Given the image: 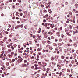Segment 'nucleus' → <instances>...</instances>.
Masks as SVG:
<instances>
[{
    "mask_svg": "<svg viewBox=\"0 0 78 78\" xmlns=\"http://www.w3.org/2000/svg\"><path fill=\"white\" fill-rule=\"evenodd\" d=\"M23 67H27L28 69L29 68V66H28L26 64H23L22 65Z\"/></svg>",
    "mask_w": 78,
    "mask_h": 78,
    "instance_id": "nucleus-1",
    "label": "nucleus"
},
{
    "mask_svg": "<svg viewBox=\"0 0 78 78\" xmlns=\"http://www.w3.org/2000/svg\"><path fill=\"white\" fill-rule=\"evenodd\" d=\"M23 60V58H21L20 59H19L18 60V62L20 63L22 62V61Z\"/></svg>",
    "mask_w": 78,
    "mask_h": 78,
    "instance_id": "nucleus-2",
    "label": "nucleus"
},
{
    "mask_svg": "<svg viewBox=\"0 0 78 78\" xmlns=\"http://www.w3.org/2000/svg\"><path fill=\"white\" fill-rule=\"evenodd\" d=\"M60 34V33L59 32H57L56 33V34H57V35L58 36H60V34Z\"/></svg>",
    "mask_w": 78,
    "mask_h": 78,
    "instance_id": "nucleus-3",
    "label": "nucleus"
},
{
    "mask_svg": "<svg viewBox=\"0 0 78 78\" xmlns=\"http://www.w3.org/2000/svg\"><path fill=\"white\" fill-rule=\"evenodd\" d=\"M73 56H75L73 55H72V56L70 57V59H72V58H73V59H75V57H73Z\"/></svg>",
    "mask_w": 78,
    "mask_h": 78,
    "instance_id": "nucleus-4",
    "label": "nucleus"
},
{
    "mask_svg": "<svg viewBox=\"0 0 78 78\" xmlns=\"http://www.w3.org/2000/svg\"><path fill=\"white\" fill-rule=\"evenodd\" d=\"M53 46H54V47H56V46H57V44H56V43H53Z\"/></svg>",
    "mask_w": 78,
    "mask_h": 78,
    "instance_id": "nucleus-5",
    "label": "nucleus"
},
{
    "mask_svg": "<svg viewBox=\"0 0 78 78\" xmlns=\"http://www.w3.org/2000/svg\"><path fill=\"white\" fill-rule=\"evenodd\" d=\"M11 48L12 49V51H13V50H14V48L13 46H11Z\"/></svg>",
    "mask_w": 78,
    "mask_h": 78,
    "instance_id": "nucleus-6",
    "label": "nucleus"
},
{
    "mask_svg": "<svg viewBox=\"0 0 78 78\" xmlns=\"http://www.w3.org/2000/svg\"><path fill=\"white\" fill-rule=\"evenodd\" d=\"M43 34L44 36H46L47 35V32H44L43 33Z\"/></svg>",
    "mask_w": 78,
    "mask_h": 78,
    "instance_id": "nucleus-7",
    "label": "nucleus"
},
{
    "mask_svg": "<svg viewBox=\"0 0 78 78\" xmlns=\"http://www.w3.org/2000/svg\"><path fill=\"white\" fill-rule=\"evenodd\" d=\"M66 34L67 35H68V36H71V34H69V33L67 32Z\"/></svg>",
    "mask_w": 78,
    "mask_h": 78,
    "instance_id": "nucleus-8",
    "label": "nucleus"
},
{
    "mask_svg": "<svg viewBox=\"0 0 78 78\" xmlns=\"http://www.w3.org/2000/svg\"><path fill=\"white\" fill-rule=\"evenodd\" d=\"M75 63V61L74 60H72L71 61V63L72 64H73Z\"/></svg>",
    "mask_w": 78,
    "mask_h": 78,
    "instance_id": "nucleus-9",
    "label": "nucleus"
},
{
    "mask_svg": "<svg viewBox=\"0 0 78 78\" xmlns=\"http://www.w3.org/2000/svg\"><path fill=\"white\" fill-rule=\"evenodd\" d=\"M62 72H60L59 73V76H61V75L62 74Z\"/></svg>",
    "mask_w": 78,
    "mask_h": 78,
    "instance_id": "nucleus-10",
    "label": "nucleus"
},
{
    "mask_svg": "<svg viewBox=\"0 0 78 78\" xmlns=\"http://www.w3.org/2000/svg\"><path fill=\"white\" fill-rule=\"evenodd\" d=\"M8 51L9 52V53H11V50L10 49H9L8 50Z\"/></svg>",
    "mask_w": 78,
    "mask_h": 78,
    "instance_id": "nucleus-11",
    "label": "nucleus"
},
{
    "mask_svg": "<svg viewBox=\"0 0 78 78\" xmlns=\"http://www.w3.org/2000/svg\"><path fill=\"white\" fill-rule=\"evenodd\" d=\"M47 42L48 43V44H50V41L49 40H47Z\"/></svg>",
    "mask_w": 78,
    "mask_h": 78,
    "instance_id": "nucleus-12",
    "label": "nucleus"
},
{
    "mask_svg": "<svg viewBox=\"0 0 78 78\" xmlns=\"http://www.w3.org/2000/svg\"><path fill=\"white\" fill-rule=\"evenodd\" d=\"M17 1L20 2V3L21 4L22 3V2H21V0H17Z\"/></svg>",
    "mask_w": 78,
    "mask_h": 78,
    "instance_id": "nucleus-13",
    "label": "nucleus"
},
{
    "mask_svg": "<svg viewBox=\"0 0 78 78\" xmlns=\"http://www.w3.org/2000/svg\"><path fill=\"white\" fill-rule=\"evenodd\" d=\"M27 60H24V63H27Z\"/></svg>",
    "mask_w": 78,
    "mask_h": 78,
    "instance_id": "nucleus-14",
    "label": "nucleus"
},
{
    "mask_svg": "<svg viewBox=\"0 0 78 78\" xmlns=\"http://www.w3.org/2000/svg\"><path fill=\"white\" fill-rule=\"evenodd\" d=\"M2 56H3V54H1L0 55V58H2Z\"/></svg>",
    "mask_w": 78,
    "mask_h": 78,
    "instance_id": "nucleus-15",
    "label": "nucleus"
},
{
    "mask_svg": "<svg viewBox=\"0 0 78 78\" xmlns=\"http://www.w3.org/2000/svg\"><path fill=\"white\" fill-rule=\"evenodd\" d=\"M13 47H14V48H15V47H17V45H16V44H15L13 45Z\"/></svg>",
    "mask_w": 78,
    "mask_h": 78,
    "instance_id": "nucleus-16",
    "label": "nucleus"
},
{
    "mask_svg": "<svg viewBox=\"0 0 78 78\" xmlns=\"http://www.w3.org/2000/svg\"><path fill=\"white\" fill-rule=\"evenodd\" d=\"M68 63H69V61H66V64H67Z\"/></svg>",
    "mask_w": 78,
    "mask_h": 78,
    "instance_id": "nucleus-17",
    "label": "nucleus"
},
{
    "mask_svg": "<svg viewBox=\"0 0 78 78\" xmlns=\"http://www.w3.org/2000/svg\"><path fill=\"white\" fill-rule=\"evenodd\" d=\"M61 37H62V38H64V35L63 34H62L61 35Z\"/></svg>",
    "mask_w": 78,
    "mask_h": 78,
    "instance_id": "nucleus-18",
    "label": "nucleus"
},
{
    "mask_svg": "<svg viewBox=\"0 0 78 78\" xmlns=\"http://www.w3.org/2000/svg\"><path fill=\"white\" fill-rule=\"evenodd\" d=\"M18 51L20 53H22L21 52V49H18Z\"/></svg>",
    "mask_w": 78,
    "mask_h": 78,
    "instance_id": "nucleus-19",
    "label": "nucleus"
},
{
    "mask_svg": "<svg viewBox=\"0 0 78 78\" xmlns=\"http://www.w3.org/2000/svg\"><path fill=\"white\" fill-rule=\"evenodd\" d=\"M45 76L44 77V78H45L47 76V73H46L44 74Z\"/></svg>",
    "mask_w": 78,
    "mask_h": 78,
    "instance_id": "nucleus-20",
    "label": "nucleus"
},
{
    "mask_svg": "<svg viewBox=\"0 0 78 78\" xmlns=\"http://www.w3.org/2000/svg\"><path fill=\"white\" fill-rule=\"evenodd\" d=\"M8 56H9V58H12V55L9 54Z\"/></svg>",
    "mask_w": 78,
    "mask_h": 78,
    "instance_id": "nucleus-21",
    "label": "nucleus"
},
{
    "mask_svg": "<svg viewBox=\"0 0 78 78\" xmlns=\"http://www.w3.org/2000/svg\"><path fill=\"white\" fill-rule=\"evenodd\" d=\"M7 39V37H5L4 39V41H6Z\"/></svg>",
    "mask_w": 78,
    "mask_h": 78,
    "instance_id": "nucleus-22",
    "label": "nucleus"
},
{
    "mask_svg": "<svg viewBox=\"0 0 78 78\" xmlns=\"http://www.w3.org/2000/svg\"><path fill=\"white\" fill-rule=\"evenodd\" d=\"M73 20H75V16H73Z\"/></svg>",
    "mask_w": 78,
    "mask_h": 78,
    "instance_id": "nucleus-23",
    "label": "nucleus"
},
{
    "mask_svg": "<svg viewBox=\"0 0 78 78\" xmlns=\"http://www.w3.org/2000/svg\"><path fill=\"white\" fill-rule=\"evenodd\" d=\"M78 33V30H75V33Z\"/></svg>",
    "mask_w": 78,
    "mask_h": 78,
    "instance_id": "nucleus-24",
    "label": "nucleus"
},
{
    "mask_svg": "<svg viewBox=\"0 0 78 78\" xmlns=\"http://www.w3.org/2000/svg\"><path fill=\"white\" fill-rule=\"evenodd\" d=\"M30 52L31 54H32V53H33V50L30 51Z\"/></svg>",
    "mask_w": 78,
    "mask_h": 78,
    "instance_id": "nucleus-25",
    "label": "nucleus"
},
{
    "mask_svg": "<svg viewBox=\"0 0 78 78\" xmlns=\"http://www.w3.org/2000/svg\"><path fill=\"white\" fill-rule=\"evenodd\" d=\"M76 11V10H75V9H73V12H75Z\"/></svg>",
    "mask_w": 78,
    "mask_h": 78,
    "instance_id": "nucleus-26",
    "label": "nucleus"
},
{
    "mask_svg": "<svg viewBox=\"0 0 78 78\" xmlns=\"http://www.w3.org/2000/svg\"><path fill=\"white\" fill-rule=\"evenodd\" d=\"M12 44H13V43H11L9 45L10 46H12Z\"/></svg>",
    "mask_w": 78,
    "mask_h": 78,
    "instance_id": "nucleus-27",
    "label": "nucleus"
},
{
    "mask_svg": "<svg viewBox=\"0 0 78 78\" xmlns=\"http://www.w3.org/2000/svg\"><path fill=\"white\" fill-rule=\"evenodd\" d=\"M58 45L59 46H61V45H62V44H61V43H58Z\"/></svg>",
    "mask_w": 78,
    "mask_h": 78,
    "instance_id": "nucleus-28",
    "label": "nucleus"
},
{
    "mask_svg": "<svg viewBox=\"0 0 78 78\" xmlns=\"http://www.w3.org/2000/svg\"><path fill=\"white\" fill-rule=\"evenodd\" d=\"M65 4L66 5H68V4H69V2H65Z\"/></svg>",
    "mask_w": 78,
    "mask_h": 78,
    "instance_id": "nucleus-29",
    "label": "nucleus"
},
{
    "mask_svg": "<svg viewBox=\"0 0 78 78\" xmlns=\"http://www.w3.org/2000/svg\"><path fill=\"white\" fill-rule=\"evenodd\" d=\"M45 26V27H47V23H46L44 25V26Z\"/></svg>",
    "mask_w": 78,
    "mask_h": 78,
    "instance_id": "nucleus-30",
    "label": "nucleus"
},
{
    "mask_svg": "<svg viewBox=\"0 0 78 78\" xmlns=\"http://www.w3.org/2000/svg\"><path fill=\"white\" fill-rule=\"evenodd\" d=\"M24 28L25 29H27V25H25L24 26Z\"/></svg>",
    "mask_w": 78,
    "mask_h": 78,
    "instance_id": "nucleus-31",
    "label": "nucleus"
},
{
    "mask_svg": "<svg viewBox=\"0 0 78 78\" xmlns=\"http://www.w3.org/2000/svg\"><path fill=\"white\" fill-rule=\"evenodd\" d=\"M50 26L52 28H53V26H52V24H50Z\"/></svg>",
    "mask_w": 78,
    "mask_h": 78,
    "instance_id": "nucleus-32",
    "label": "nucleus"
},
{
    "mask_svg": "<svg viewBox=\"0 0 78 78\" xmlns=\"http://www.w3.org/2000/svg\"><path fill=\"white\" fill-rule=\"evenodd\" d=\"M32 37L33 38H36V35H33Z\"/></svg>",
    "mask_w": 78,
    "mask_h": 78,
    "instance_id": "nucleus-33",
    "label": "nucleus"
},
{
    "mask_svg": "<svg viewBox=\"0 0 78 78\" xmlns=\"http://www.w3.org/2000/svg\"><path fill=\"white\" fill-rule=\"evenodd\" d=\"M67 71L68 72H70V69H68L67 70Z\"/></svg>",
    "mask_w": 78,
    "mask_h": 78,
    "instance_id": "nucleus-34",
    "label": "nucleus"
},
{
    "mask_svg": "<svg viewBox=\"0 0 78 78\" xmlns=\"http://www.w3.org/2000/svg\"><path fill=\"white\" fill-rule=\"evenodd\" d=\"M19 14V12H17L16 13V16H18V15Z\"/></svg>",
    "mask_w": 78,
    "mask_h": 78,
    "instance_id": "nucleus-35",
    "label": "nucleus"
},
{
    "mask_svg": "<svg viewBox=\"0 0 78 78\" xmlns=\"http://www.w3.org/2000/svg\"><path fill=\"white\" fill-rule=\"evenodd\" d=\"M7 47L8 48H10V45H7Z\"/></svg>",
    "mask_w": 78,
    "mask_h": 78,
    "instance_id": "nucleus-36",
    "label": "nucleus"
},
{
    "mask_svg": "<svg viewBox=\"0 0 78 78\" xmlns=\"http://www.w3.org/2000/svg\"><path fill=\"white\" fill-rule=\"evenodd\" d=\"M52 64H53L54 65H56V63H55V62H53Z\"/></svg>",
    "mask_w": 78,
    "mask_h": 78,
    "instance_id": "nucleus-37",
    "label": "nucleus"
},
{
    "mask_svg": "<svg viewBox=\"0 0 78 78\" xmlns=\"http://www.w3.org/2000/svg\"><path fill=\"white\" fill-rule=\"evenodd\" d=\"M2 50H5V48H4V47H2Z\"/></svg>",
    "mask_w": 78,
    "mask_h": 78,
    "instance_id": "nucleus-38",
    "label": "nucleus"
},
{
    "mask_svg": "<svg viewBox=\"0 0 78 78\" xmlns=\"http://www.w3.org/2000/svg\"><path fill=\"white\" fill-rule=\"evenodd\" d=\"M61 58L62 59H64V56H62Z\"/></svg>",
    "mask_w": 78,
    "mask_h": 78,
    "instance_id": "nucleus-39",
    "label": "nucleus"
},
{
    "mask_svg": "<svg viewBox=\"0 0 78 78\" xmlns=\"http://www.w3.org/2000/svg\"><path fill=\"white\" fill-rule=\"evenodd\" d=\"M38 54H39V55H42V53H41V52H38Z\"/></svg>",
    "mask_w": 78,
    "mask_h": 78,
    "instance_id": "nucleus-40",
    "label": "nucleus"
},
{
    "mask_svg": "<svg viewBox=\"0 0 78 78\" xmlns=\"http://www.w3.org/2000/svg\"><path fill=\"white\" fill-rule=\"evenodd\" d=\"M19 5V3H16V5L17 6H18Z\"/></svg>",
    "mask_w": 78,
    "mask_h": 78,
    "instance_id": "nucleus-41",
    "label": "nucleus"
},
{
    "mask_svg": "<svg viewBox=\"0 0 78 78\" xmlns=\"http://www.w3.org/2000/svg\"><path fill=\"white\" fill-rule=\"evenodd\" d=\"M69 27H70V28L71 29H72V26L71 25H70Z\"/></svg>",
    "mask_w": 78,
    "mask_h": 78,
    "instance_id": "nucleus-42",
    "label": "nucleus"
},
{
    "mask_svg": "<svg viewBox=\"0 0 78 78\" xmlns=\"http://www.w3.org/2000/svg\"><path fill=\"white\" fill-rule=\"evenodd\" d=\"M47 71H50V68H48L47 69Z\"/></svg>",
    "mask_w": 78,
    "mask_h": 78,
    "instance_id": "nucleus-43",
    "label": "nucleus"
},
{
    "mask_svg": "<svg viewBox=\"0 0 78 78\" xmlns=\"http://www.w3.org/2000/svg\"><path fill=\"white\" fill-rule=\"evenodd\" d=\"M54 37H53V36H51V39H53L54 38Z\"/></svg>",
    "mask_w": 78,
    "mask_h": 78,
    "instance_id": "nucleus-44",
    "label": "nucleus"
},
{
    "mask_svg": "<svg viewBox=\"0 0 78 78\" xmlns=\"http://www.w3.org/2000/svg\"><path fill=\"white\" fill-rule=\"evenodd\" d=\"M35 42H37V40L36 39H34Z\"/></svg>",
    "mask_w": 78,
    "mask_h": 78,
    "instance_id": "nucleus-45",
    "label": "nucleus"
},
{
    "mask_svg": "<svg viewBox=\"0 0 78 78\" xmlns=\"http://www.w3.org/2000/svg\"><path fill=\"white\" fill-rule=\"evenodd\" d=\"M37 37H39L40 36H39V34H37Z\"/></svg>",
    "mask_w": 78,
    "mask_h": 78,
    "instance_id": "nucleus-46",
    "label": "nucleus"
},
{
    "mask_svg": "<svg viewBox=\"0 0 78 78\" xmlns=\"http://www.w3.org/2000/svg\"><path fill=\"white\" fill-rule=\"evenodd\" d=\"M69 15H70V16H72V12H69Z\"/></svg>",
    "mask_w": 78,
    "mask_h": 78,
    "instance_id": "nucleus-47",
    "label": "nucleus"
},
{
    "mask_svg": "<svg viewBox=\"0 0 78 78\" xmlns=\"http://www.w3.org/2000/svg\"><path fill=\"white\" fill-rule=\"evenodd\" d=\"M11 55H12V56L14 55V52H12L11 53Z\"/></svg>",
    "mask_w": 78,
    "mask_h": 78,
    "instance_id": "nucleus-48",
    "label": "nucleus"
},
{
    "mask_svg": "<svg viewBox=\"0 0 78 78\" xmlns=\"http://www.w3.org/2000/svg\"><path fill=\"white\" fill-rule=\"evenodd\" d=\"M20 27H21V28H23V24H21L20 26Z\"/></svg>",
    "mask_w": 78,
    "mask_h": 78,
    "instance_id": "nucleus-49",
    "label": "nucleus"
},
{
    "mask_svg": "<svg viewBox=\"0 0 78 78\" xmlns=\"http://www.w3.org/2000/svg\"><path fill=\"white\" fill-rule=\"evenodd\" d=\"M9 42H10V41H11V39H9L8 40Z\"/></svg>",
    "mask_w": 78,
    "mask_h": 78,
    "instance_id": "nucleus-50",
    "label": "nucleus"
},
{
    "mask_svg": "<svg viewBox=\"0 0 78 78\" xmlns=\"http://www.w3.org/2000/svg\"><path fill=\"white\" fill-rule=\"evenodd\" d=\"M59 42H61L62 41V39L61 38H60L59 40Z\"/></svg>",
    "mask_w": 78,
    "mask_h": 78,
    "instance_id": "nucleus-51",
    "label": "nucleus"
},
{
    "mask_svg": "<svg viewBox=\"0 0 78 78\" xmlns=\"http://www.w3.org/2000/svg\"><path fill=\"white\" fill-rule=\"evenodd\" d=\"M64 51L65 52H67V49H64Z\"/></svg>",
    "mask_w": 78,
    "mask_h": 78,
    "instance_id": "nucleus-52",
    "label": "nucleus"
},
{
    "mask_svg": "<svg viewBox=\"0 0 78 78\" xmlns=\"http://www.w3.org/2000/svg\"><path fill=\"white\" fill-rule=\"evenodd\" d=\"M33 55H34V56H36V53H33Z\"/></svg>",
    "mask_w": 78,
    "mask_h": 78,
    "instance_id": "nucleus-53",
    "label": "nucleus"
},
{
    "mask_svg": "<svg viewBox=\"0 0 78 78\" xmlns=\"http://www.w3.org/2000/svg\"><path fill=\"white\" fill-rule=\"evenodd\" d=\"M60 30H62V27H60Z\"/></svg>",
    "mask_w": 78,
    "mask_h": 78,
    "instance_id": "nucleus-54",
    "label": "nucleus"
},
{
    "mask_svg": "<svg viewBox=\"0 0 78 78\" xmlns=\"http://www.w3.org/2000/svg\"><path fill=\"white\" fill-rule=\"evenodd\" d=\"M23 15V14L22 13H20V16H22V15Z\"/></svg>",
    "mask_w": 78,
    "mask_h": 78,
    "instance_id": "nucleus-55",
    "label": "nucleus"
},
{
    "mask_svg": "<svg viewBox=\"0 0 78 78\" xmlns=\"http://www.w3.org/2000/svg\"><path fill=\"white\" fill-rule=\"evenodd\" d=\"M43 22H46V20H43Z\"/></svg>",
    "mask_w": 78,
    "mask_h": 78,
    "instance_id": "nucleus-56",
    "label": "nucleus"
},
{
    "mask_svg": "<svg viewBox=\"0 0 78 78\" xmlns=\"http://www.w3.org/2000/svg\"><path fill=\"white\" fill-rule=\"evenodd\" d=\"M6 66H9V63H7L6 64Z\"/></svg>",
    "mask_w": 78,
    "mask_h": 78,
    "instance_id": "nucleus-57",
    "label": "nucleus"
},
{
    "mask_svg": "<svg viewBox=\"0 0 78 78\" xmlns=\"http://www.w3.org/2000/svg\"><path fill=\"white\" fill-rule=\"evenodd\" d=\"M1 54H4L5 53V52L3 51H2L1 52Z\"/></svg>",
    "mask_w": 78,
    "mask_h": 78,
    "instance_id": "nucleus-58",
    "label": "nucleus"
},
{
    "mask_svg": "<svg viewBox=\"0 0 78 78\" xmlns=\"http://www.w3.org/2000/svg\"><path fill=\"white\" fill-rule=\"evenodd\" d=\"M23 45L24 46V47H26V45H25V44H23Z\"/></svg>",
    "mask_w": 78,
    "mask_h": 78,
    "instance_id": "nucleus-59",
    "label": "nucleus"
},
{
    "mask_svg": "<svg viewBox=\"0 0 78 78\" xmlns=\"http://www.w3.org/2000/svg\"><path fill=\"white\" fill-rule=\"evenodd\" d=\"M44 31H45V30H42V33H44Z\"/></svg>",
    "mask_w": 78,
    "mask_h": 78,
    "instance_id": "nucleus-60",
    "label": "nucleus"
},
{
    "mask_svg": "<svg viewBox=\"0 0 78 78\" xmlns=\"http://www.w3.org/2000/svg\"><path fill=\"white\" fill-rule=\"evenodd\" d=\"M11 25L9 24V28H11Z\"/></svg>",
    "mask_w": 78,
    "mask_h": 78,
    "instance_id": "nucleus-61",
    "label": "nucleus"
},
{
    "mask_svg": "<svg viewBox=\"0 0 78 78\" xmlns=\"http://www.w3.org/2000/svg\"><path fill=\"white\" fill-rule=\"evenodd\" d=\"M37 51H40V49L38 48L37 49Z\"/></svg>",
    "mask_w": 78,
    "mask_h": 78,
    "instance_id": "nucleus-62",
    "label": "nucleus"
},
{
    "mask_svg": "<svg viewBox=\"0 0 78 78\" xmlns=\"http://www.w3.org/2000/svg\"><path fill=\"white\" fill-rule=\"evenodd\" d=\"M0 43L1 44H3V41H0Z\"/></svg>",
    "mask_w": 78,
    "mask_h": 78,
    "instance_id": "nucleus-63",
    "label": "nucleus"
},
{
    "mask_svg": "<svg viewBox=\"0 0 78 78\" xmlns=\"http://www.w3.org/2000/svg\"><path fill=\"white\" fill-rule=\"evenodd\" d=\"M55 42H57V41H58V39H56L55 40Z\"/></svg>",
    "mask_w": 78,
    "mask_h": 78,
    "instance_id": "nucleus-64",
    "label": "nucleus"
}]
</instances>
